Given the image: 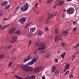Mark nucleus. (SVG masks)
Instances as JSON below:
<instances>
[{
	"label": "nucleus",
	"instance_id": "nucleus-1",
	"mask_svg": "<svg viewBox=\"0 0 79 79\" xmlns=\"http://www.w3.org/2000/svg\"><path fill=\"white\" fill-rule=\"evenodd\" d=\"M36 47H38V48L37 49V50H44L47 48V47L45 46V44L44 43H41L39 44V43H37L35 46Z\"/></svg>",
	"mask_w": 79,
	"mask_h": 79
},
{
	"label": "nucleus",
	"instance_id": "nucleus-2",
	"mask_svg": "<svg viewBox=\"0 0 79 79\" xmlns=\"http://www.w3.org/2000/svg\"><path fill=\"white\" fill-rule=\"evenodd\" d=\"M29 8V7L28 6V4H27V3H25V6H22L20 8V9L21 10V11L22 12H24V11H26Z\"/></svg>",
	"mask_w": 79,
	"mask_h": 79
},
{
	"label": "nucleus",
	"instance_id": "nucleus-3",
	"mask_svg": "<svg viewBox=\"0 0 79 79\" xmlns=\"http://www.w3.org/2000/svg\"><path fill=\"white\" fill-rule=\"evenodd\" d=\"M53 18V15L52 14H49L48 15V16L47 19L46 21V24H49L50 23V20Z\"/></svg>",
	"mask_w": 79,
	"mask_h": 79
},
{
	"label": "nucleus",
	"instance_id": "nucleus-4",
	"mask_svg": "<svg viewBox=\"0 0 79 79\" xmlns=\"http://www.w3.org/2000/svg\"><path fill=\"white\" fill-rule=\"evenodd\" d=\"M37 57H35L30 62H29L27 64H28L29 66L33 64L36 61V60H37Z\"/></svg>",
	"mask_w": 79,
	"mask_h": 79
},
{
	"label": "nucleus",
	"instance_id": "nucleus-5",
	"mask_svg": "<svg viewBox=\"0 0 79 79\" xmlns=\"http://www.w3.org/2000/svg\"><path fill=\"white\" fill-rule=\"evenodd\" d=\"M54 40L56 42H60V40H62V39L58 35H57L55 38Z\"/></svg>",
	"mask_w": 79,
	"mask_h": 79
},
{
	"label": "nucleus",
	"instance_id": "nucleus-6",
	"mask_svg": "<svg viewBox=\"0 0 79 79\" xmlns=\"http://www.w3.org/2000/svg\"><path fill=\"white\" fill-rule=\"evenodd\" d=\"M42 69V66H39L36 67L34 70L35 73H39L41 69Z\"/></svg>",
	"mask_w": 79,
	"mask_h": 79
},
{
	"label": "nucleus",
	"instance_id": "nucleus-7",
	"mask_svg": "<svg viewBox=\"0 0 79 79\" xmlns=\"http://www.w3.org/2000/svg\"><path fill=\"white\" fill-rule=\"evenodd\" d=\"M19 21L21 22V24H23L25 22H26V18H25V17H23L21 18L20 19Z\"/></svg>",
	"mask_w": 79,
	"mask_h": 79
},
{
	"label": "nucleus",
	"instance_id": "nucleus-8",
	"mask_svg": "<svg viewBox=\"0 0 79 79\" xmlns=\"http://www.w3.org/2000/svg\"><path fill=\"white\" fill-rule=\"evenodd\" d=\"M73 9H70L69 10H67V12L69 15H72V14H73Z\"/></svg>",
	"mask_w": 79,
	"mask_h": 79
},
{
	"label": "nucleus",
	"instance_id": "nucleus-9",
	"mask_svg": "<svg viewBox=\"0 0 79 79\" xmlns=\"http://www.w3.org/2000/svg\"><path fill=\"white\" fill-rule=\"evenodd\" d=\"M29 66L27 64L24 65L23 64H21V65L20 66V68L22 69V70H24V69L25 68L26 66Z\"/></svg>",
	"mask_w": 79,
	"mask_h": 79
},
{
	"label": "nucleus",
	"instance_id": "nucleus-10",
	"mask_svg": "<svg viewBox=\"0 0 79 79\" xmlns=\"http://www.w3.org/2000/svg\"><path fill=\"white\" fill-rule=\"evenodd\" d=\"M15 30H16V29L15 28H14L13 29H10L9 31V34H12L15 31Z\"/></svg>",
	"mask_w": 79,
	"mask_h": 79
},
{
	"label": "nucleus",
	"instance_id": "nucleus-11",
	"mask_svg": "<svg viewBox=\"0 0 79 79\" xmlns=\"http://www.w3.org/2000/svg\"><path fill=\"white\" fill-rule=\"evenodd\" d=\"M12 47V45H7L6 46L5 48H6V50H9L10 49L11 47Z\"/></svg>",
	"mask_w": 79,
	"mask_h": 79
},
{
	"label": "nucleus",
	"instance_id": "nucleus-12",
	"mask_svg": "<svg viewBox=\"0 0 79 79\" xmlns=\"http://www.w3.org/2000/svg\"><path fill=\"white\" fill-rule=\"evenodd\" d=\"M23 71H26L27 72H28V71H29L28 66H25V68L23 70Z\"/></svg>",
	"mask_w": 79,
	"mask_h": 79
},
{
	"label": "nucleus",
	"instance_id": "nucleus-13",
	"mask_svg": "<svg viewBox=\"0 0 79 79\" xmlns=\"http://www.w3.org/2000/svg\"><path fill=\"white\" fill-rule=\"evenodd\" d=\"M13 40H14L15 42H17L18 37L16 36H14L13 37Z\"/></svg>",
	"mask_w": 79,
	"mask_h": 79
},
{
	"label": "nucleus",
	"instance_id": "nucleus-14",
	"mask_svg": "<svg viewBox=\"0 0 79 79\" xmlns=\"http://www.w3.org/2000/svg\"><path fill=\"white\" fill-rule=\"evenodd\" d=\"M36 29V28L35 27L31 28L30 29V32H34L35 30Z\"/></svg>",
	"mask_w": 79,
	"mask_h": 79
},
{
	"label": "nucleus",
	"instance_id": "nucleus-15",
	"mask_svg": "<svg viewBox=\"0 0 79 79\" xmlns=\"http://www.w3.org/2000/svg\"><path fill=\"white\" fill-rule=\"evenodd\" d=\"M8 4V2L6 1H5V2H3L1 5H2V6H4L5 5H6Z\"/></svg>",
	"mask_w": 79,
	"mask_h": 79
},
{
	"label": "nucleus",
	"instance_id": "nucleus-16",
	"mask_svg": "<svg viewBox=\"0 0 79 79\" xmlns=\"http://www.w3.org/2000/svg\"><path fill=\"white\" fill-rule=\"evenodd\" d=\"M21 30H16L15 33L17 34H21Z\"/></svg>",
	"mask_w": 79,
	"mask_h": 79
},
{
	"label": "nucleus",
	"instance_id": "nucleus-17",
	"mask_svg": "<svg viewBox=\"0 0 79 79\" xmlns=\"http://www.w3.org/2000/svg\"><path fill=\"white\" fill-rule=\"evenodd\" d=\"M64 3V2H63V1H61L60 2L57 4V6H62V5H63Z\"/></svg>",
	"mask_w": 79,
	"mask_h": 79
},
{
	"label": "nucleus",
	"instance_id": "nucleus-18",
	"mask_svg": "<svg viewBox=\"0 0 79 79\" xmlns=\"http://www.w3.org/2000/svg\"><path fill=\"white\" fill-rule=\"evenodd\" d=\"M56 67L55 66H53L51 68V72H54L55 71V69H56Z\"/></svg>",
	"mask_w": 79,
	"mask_h": 79
},
{
	"label": "nucleus",
	"instance_id": "nucleus-19",
	"mask_svg": "<svg viewBox=\"0 0 79 79\" xmlns=\"http://www.w3.org/2000/svg\"><path fill=\"white\" fill-rule=\"evenodd\" d=\"M28 36L29 37H32V32H30L29 33H28L27 34Z\"/></svg>",
	"mask_w": 79,
	"mask_h": 79
},
{
	"label": "nucleus",
	"instance_id": "nucleus-20",
	"mask_svg": "<svg viewBox=\"0 0 79 79\" xmlns=\"http://www.w3.org/2000/svg\"><path fill=\"white\" fill-rule=\"evenodd\" d=\"M43 32L42 31L40 30L38 32V34L39 35H42Z\"/></svg>",
	"mask_w": 79,
	"mask_h": 79
},
{
	"label": "nucleus",
	"instance_id": "nucleus-21",
	"mask_svg": "<svg viewBox=\"0 0 79 79\" xmlns=\"http://www.w3.org/2000/svg\"><path fill=\"white\" fill-rule=\"evenodd\" d=\"M49 56H50V53H48L46 54V55L45 56V58L46 59H48V58H49Z\"/></svg>",
	"mask_w": 79,
	"mask_h": 79
},
{
	"label": "nucleus",
	"instance_id": "nucleus-22",
	"mask_svg": "<svg viewBox=\"0 0 79 79\" xmlns=\"http://www.w3.org/2000/svg\"><path fill=\"white\" fill-rule=\"evenodd\" d=\"M65 55H66V52H64L63 54H61V55L60 56L62 58H64V56H65Z\"/></svg>",
	"mask_w": 79,
	"mask_h": 79
},
{
	"label": "nucleus",
	"instance_id": "nucleus-23",
	"mask_svg": "<svg viewBox=\"0 0 79 79\" xmlns=\"http://www.w3.org/2000/svg\"><path fill=\"white\" fill-rule=\"evenodd\" d=\"M15 77L17 79H23V78H21L18 75H15Z\"/></svg>",
	"mask_w": 79,
	"mask_h": 79
},
{
	"label": "nucleus",
	"instance_id": "nucleus-24",
	"mask_svg": "<svg viewBox=\"0 0 79 79\" xmlns=\"http://www.w3.org/2000/svg\"><path fill=\"white\" fill-rule=\"evenodd\" d=\"M69 66H70V64H68L66 65L65 66V67H66L65 69H69Z\"/></svg>",
	"mask_w": 79,
	"mask_h": 79
},
{
	"label": "nucleus",
	"instance_id": "nucleus-25",
	"mask_svg": "<svg viewBox=\"0 0 79 79\" xmlns=\"http://www.w3.org/2000/svg\"><path fill=\"white\" fill-rule=\"evenodd\" d=\"M35 75H33L29 77V78H28V79H35Z\"/></svg>",
	"mask_w": 79,
	"mask_h": 79
},
{
	"label": "nucleus",
	"instance_id": "nucleus-26",
	"mask_svg": "<svg viewBox=\"0 0 79 79\" xmlns=\"http://www.w3.org/2000/svg\"><path fill=\"white\" fill-rule=\"evenodd\" d=\"M54 32L56 33V34H58V29H55Z\"/></svg>",
	"mask_w": 79,
	"mask_h": 79
},
{
	"label": "nucleus",
	"instance_id": "nucleus-27",
	"mask_svg": "<svg viewBox=\"0 0 79 79\" xmlns=\"http://www.w3.org/2000/svg\"><path fill=\"white\" fill-rule=\"evenodd\" d=\"M10 26V24H8L7 25H5L4 27L2 28V29H5V28H6L7 27H8Z\"/></svg>",
	"mask_w": 79,
	"mask_h": 79
},
{
	"label": "nucleus",
	"instance_id": "nucleus-28",
	"mask_svg": "<svg viewBox=\"0 0 79 79\" xmlns=\"http://www.w3.org/2000/svg\"><path fill=\"white\" fill-rule=\"evenodd\" d=\"M52 2V0H48L47 2V4H50V3H51V2Z\"/></svg>",
	"mask_w": 79,
	"mask_h": 79
},
{
	"label": "nucleus",
	"instance_id": "nucleus-29",
	"mask_svg": "<svg viewBox=\"0 0 79 79\" xmlns=\"http://www.w3.org/2000/svg\"><path fill=\"white\" fill-rule=\"evenodd\" d=\"M27 58L28 60H29L30 59H32V56L31 55H28L27 56Z\"/></svg>",
	"mask_w": 79,
	"mask_h": 79
},
{
	"label": "nucleus",
	"instance_id": "nucleus-30",
	"mask_svg": "<svg viewBox=\"0 0 79 79\" xmlns=\"http://www.w3.org/2000/svg\"><path fill=\"white\" fill-rule=\"evenodd\" d=\"M69 73V70H67L66 73H64V76H66V75H67V74H68V73Z\"/></svg>",
	"mask_w": 79,
	"mask_h": 79
},
{
	"label": "nucleus",
	"instance_id": "nucleus-31",
	"mask_svg": "<svg viewBox=\"0 0 79 79\" xmlns=\"http://www.w3.org/2000/svg\"><path fill=\"white\" fill-rule=\"evenodd\" d=\"M10 7V5H8L5 7V9H8Z\"/></svg>",
	"mask_w": 79,
	"mask_h": 79
},
{
	"label": "nucleus",
	"instance_id": "nucleus-32",
	"mask_svg": "<svg viewBox=\"0 0 79 79\" xmlns=\"http://www.w3.org/2000/svg\"><path fill=\"white\" fill-rule=\"evenodd\" d=\"M32 67H29L28 66V69H29V71H32L33 69H32Z\"/></svg>",
	"mask_w": 79,
	"mask_h": 79
},
{
	"label": "nucleus",
	"instance_id": "nucleus-33",
	"mask_svg": "<svg viewBox=\"0 0 79 79\" xmlns=\"http://www.w3.org/2000/svg\"><path fill=\"white\" fill-rule=\"evenodd\" d=\"M32 42V41H31V40H30L29 41L28 44V47H29V46H30V45H31V43Z\"/></svg>",
	"mask_w": 79,
	"mask_h": 79
},
{
	"label": "nucleus",
	"instance_id": "nucleus-34",
	"mask_svg": "<svg viewBox=\"0 0 79 79\" xmlns=\"http://www.w3.org/2000/svg\"><path fill=\"white\" fill-rule=\"evenodd\" d=\"M4 56H5L3 55H0V59H2V58H3Z\"/></svg>",
	"mask_w": 79,
	"mask_h": 79
},
{
	"label": "nucleus",
	"instance_id": "nucleus-35",
	"mask_svg": "<svg viewBox=\"0 0 79 79\" xmlns=\"http://www.w3.org/2000/svg\"><path fill=\"white\" fill-rule=\"evenodd\" d=\"M13 63V62H10V63L8 65V67H10L11 66V64H12Z\"/></svg>",
	"mask_w": 79,
	"mask_h": 79
},
{
	"label": "nucleus",
	"instance_id": "nucleus-36",
	"mask_svg": "<svg viewBox=\"0 0 79 79\" xmlns=\"http://www.w3.org/2000/svg\"><path fill=\"white\" fill-rule=\"evenodd\" d=\"M15 41H14L13 40H12L10 41V43L11 44H14V43H15Z\"/></svg>",
	"mask_w": 79,
	"mask_h": 79
},
{
	"label": "nucleus",
	"instance_id": "nucleus-37",
	"mask_svg": "<svg viewBox=\"0 0 79 79\" xmlns=\"http://www.w3.org/2000/svg\"><path fill=\"white\" fill-rule=\"evenodd\" d=\"M39 5V3H37L36 4H35V8H37V6Z\"/></svg>",
	"mask_w": 79,
	"mask_h": 79
},
{
	"label": "nucleus",
	"instance_id": "nucleus-38",
	"mask_svg": "<svg viewBox=\"0 0 79 79\" xmlns=\"http://www.w3.org/2000/svg\"><path fill=\"white\" fill-rule=\"evenodd\" d=\"M79 46V43L77 44L75 46V48H77Z\"/></svg>",
	"mask_w": 79,
	"mask_h": 79
},
{
	"label": "nucleus",
	"instance_id": "nucleus-39",
	"mask_svg": "<svg viewBox=\"0 0 79 79\" xmlns=\"http://www.w3.org/2000/svg\"><path fill=\"white\" fill-rule=\"evenodd\" d=\"M76 29H77V28H76V27L74 28L73 29V32H74V31H76Z\"/></svg>",
	"mask_w": 79,
	"mask_h": 79
},
{
	"label": "nucleus",
	"instance_id": "nucleus-40",
	"mask_svg": "<svg viewBox=\"0 0 79 79\" xmlns=\"http://www.w3.org/2000/svg\"><path fill=\"white\" fill-rule=\"evenodd\" d=\"M28 60H27V59H24L23 60V62H25L26 61H27Z\"/></svg>",
	"mask_w": 79,
	"mask_h": 79
},
{
	"label": "nucleus",
	"instance_id": "nucleus-41",
	"mask_svg": "<svg viewBox=\"0 0 79 79\" xmlns=\"http://www.w3.org/2000/svg\"><path fill=\"white\" fill-rule=\"evenodd\" d=\"M64 34H66V33H67L68 34H69V32H68V31L66 30L64 31Z\"/></svg>",
	"mask_w": 79,
	"mask_h": 79
},
{
	"label": "nucleus",
	"instance_id": "nucleus-42",
	"mask_svg": "<svg viewBox=\"0 0 79 79\" xmlns=\"http://www.w3.org/2000/svg\"><path fill=\"white\" fill-rule=\"evenodd\" d=\"M29 26V25L28 24L25 27V29H26V28H27V27H28Z\"/></svg>",
	"mask_w": 79,
	"mask_h": 79
},
{
	"label": "nucleus",
	"instance_id": "nucleus-43",
	"mask_svg": "<svg viewBox=\"0 0 79 79\" xmlns=\"http://www.w3.org/2000/svg\"><path fill=\"white\" fill-rule=\"evenodd\" d=\"M56 6H58V4H56L54 6H53V7L54 8H56Z\"/></svg>",
	"mask_w": 79,
	"mask_h": 79
},
{
	"label": "nucleus",
	"instance_id": "nucleus-44",
	"mask_svg": "<svg viewBox=\"0 0 79 79\" xmlns=\"http://www.w3.org/2000/svg\"><path fill=\"white\" fill-rule=\"evenodd\" d=\"M58 59H55V62H56V63H58Z\"/></svg>",
	"mask_w": 79,
	"mask_h": 79
},
{
	"label": "nucleus",
	"instance_id": "nucleus-45",
	"mask_svg": "<svg viewBox=\"0 0 79 79\" xmlns=\"http://www.w3.org/2000/svg\"><path fill=\"white\" fill-rule=\"evenodd\" d=\"M45 31H48V28L45 27Z\"/></svg>",
	"mask_w": 79,
	"mask_h": 79
},
{
	"label": "nucleus",
	"instance_id": "nucleus-46",
	"mask_svg": "<svg viewBox=\"0 0 79 79\" xmlns=\"http://www.w3.org/2000/svg\"><path fill=\"white\" fill-rule=\"evenodd\" d=\"M42 79H45V76H43L42 77Z\"/></svg>",
	"mask_w": 79,
	"mask_h": 79
},
{
	"label": "nucleus",
	"instance_id": "nucleus-47",
	"mask_svg": "<svg viewBox=\"0 0 79 79\" xmlns=\"http://www.w3.org/2000/svg\"><path fill=\"white\" fill-rule=\"evenodd\" d=\"M3 21H5V20H8V19L4 18L3 19Z\"/></svg>",
	"mask_w": 79,
	"mask_h": 79
},
{
	"label": "nucleus",
	"instance_id": "nucleus-48",
	"mask_svg": "<svg viewBox=\"0 0 79 79\" xmlns=\"http://www.w3.org/2000/svg\"><path fill=\"white\" fill-rule=\"evenodd\" d=\"M62 45L63 47H64V46H65V44H64V43H62Z\"/></svg>",
	"mask_w": 79,
	"mask_h": 79
},
{
	"label": "nucleus",
	"instance_id": "nucleus-49",
	"mask_svg": "<svg viewBox=\"0 0 79 79\" xmlns=\"http://www.w3.org/2000/svg\"><path fill=\"white\" fill-rule=\"evenodd\" d=\"M66 70H68L66 69H64V71H63V73H65V72H66Z\"/></svg>",
	"mask_w": 79,
	"mask_h": 79
},
{
	"label": "nucleus",
	"instance_id": "nucleus-50",
	"mask_svg": "<svg viewBox=\"0 0 79 79\" xmlns=\"http://www.w3.org/2000/svg\"><path fill=\"white\" fill-rule=\"evenodd\" d=\"M2 27H3V25H0V29H2Z\"/></svg>",
	"mask_w": 79,
	"mask_h": 79
},
{
	"label": "nucleus",
	"instance_id": "nucleus-51",
	"mask_svg": "<svg viewBox=\"0 0 79 79\" xmlns=\"http://www.w3.org/2000/svg\"><path fill=\"white\" fill-rule=\"evenodd\" d=\"M19 6H18L16 9L18 11V9H19Z\"/></svg>",
	"mask_w": 79,
	"mask_h": 79
},
{
	"label": "nucleus",
	"instance_id": "nucleus-52",
	"mask_svg": "<svg viewBox=\"0 0 79 79\" xmlns=\"http://www.w3.org/2000/svg\"><path fill=\"white\" fill-rule=\"evenodd\" d=\"M73 76V75L72 74L71 75H69V77L70 78H71V77Z\"/></svg>",
	"mask_w": 79,
	"mask_h": 79
},
{
	"label": "nucleus",
	"instance_id": "nucleus-53",
	"mask_svg": "<svg viewBox=\"0 0 79 79\" xmlns=\"http://www.w3.org/2000/svg\"><path fill=\"white\" fill-rule=\"evenodd\" d=\"M16 57H15L12 59V60H13V61H14V60H16Z\"/></svg>",
	"mask_w": 79,
	"mask_h": 79
},
{
	"label": "nucleus",
	"instance_id": "nucleus-54",
	"mask_svg": "<svg viewBox=\"0 0 79 79\" xmlns=\"http://www.w3.org/2000/svg\"><path fill=\"white\" fill-rule=\"evenodd\" d=\"M57 12H55V14L54 15V16H56V15H57Z\"/></svg>",
	"mask_w": 79,
	"mask_h": 79
},
{
	"label": "nucleus",
	"instance_id": "nucleus-55",
	"mask_svg": "<svg viewBox=\"0 0 79 79\" xmlns=\"http://www.w3.org/2000/svg\"><path fill=\"white\" fill-rule=\"evenodd\" d=\"M73 23L74 25H75V24H76V22H73Z\"/></svg>",
	"mask_w": 79,
	"mask_h": 79
},
{
	"label": "nucleus",
	"instance_id": "nucleus-56",
	"mask_svg": "<svg viewBox=\"0 0 79 79\" xmlns=\"http://www.w3.org/2000/svg\"><path fill=\"white\" fill-rule=\"evenodd\" d=\"M18 10L16 9H15V10H14V13H16V12Z\"/></svg>",
	"mask_w": 79,
	"mask_h": 79
},
{
	"label": "nucleus",
	"instance_id": "nucleus-57",
	"mask_svg": "<svg viewBox=\"0 0 79 79\" xmlns=\"http://www.w3.org/2000/svg\"><path fill=\"white\" fill-rule=\"evenodd\" d=\"M37 49H36V51H35V52H34L33 53H34V54H36V53H37Z\"/></svg>",
	"mask_w": 79,
	"mask_h": 79
},
{
	"label": "nucleus",
	"instance_id": "nucleus-58",
	"mask_svg": "<svg viewBox=\"0 0 79 79\" xmlns=\"http://www.w3.org/2000/svg\"><path fill=\"white\" fill-rule=\"evenodd\" d=\"M12 73H13V74H15V71H12L11 72Z\"/></svg>",
	"mask_w": 79,
	"mask_h": 79
},
{
	"label": "nucleus",
	"instance_id": "nucleus-59",
	"mask_svg": "<svg viewBox=\"0 0 79 79\" xmlns=\"http://www.w3.org/2000/svg\"><path fill=\"white\" fill-rule=\"evenodd\" d=\"M2 15H3V14H2V13H1L0 12V16H2Z\"/></svg>",
	"mask_w": 79,
	"mask_h": 79
},
{
	"label": "nucleus",
	"instance_id": "nucleus-60",
	"mask_svg": "<svg viewBox=\"0 0 79 79\" xmlns=\"http://www.w3.org/2000/svg\"><path fill=\"white\" fill-rule=\"evenodd\" d=\"M0 12H1V13H2V14H3V13H2L3 12V11H2V10H1Z\"/></svg>",
	"mask_w": 79,
	"mask_h": 79
},
{
	"label": "nucleus",
	"instance_id": "nucleus-61",
	"mask_svg": "<svg viewBox=\"0 0 79 79\" xmlns=\"http://www.w3.org/2000/svg\"><path fill=\"white\" fill-rule=\"evenodd\" d=\"M72 0H67V2H70V1H71Z\"/></svg>",
	"mask_w": 79,
	"mask_h": 79
},
{
	"label": "nucleus",
	"instance_id": "nucleus-62",
	"mask_svg": "<svg viewBox=\"0 0 79 79\" xmlns=\"http://www.w3.org/2000/svg\"><path fill=\"white\" fill-rule=\"evenodd\" d=\"M73 58L74 59H75V58H76V57H75V56H73Z\"/></svg>",
	"mask_w": 79,
	"mask_h": 79
},
{
	"label": "nucleus",
	"instance_id": "nucleus-63",
	"mask_svg": "<svg viewBox=\"0 0 79 79\" xmlns=\"http://www.w3.org/2000/svg\"><path fill=\"white\" fill-rule=\"evenodd\" d=\"M31 23H32V22H30L29 23H28V24L29 25H30V24H31Z\"/></svg>",
	"mask_w": 79,
	"mask_h": 79
},
{
	"label": "nucleus",
	"instance_id": "nucleus-64",
	"mask_svg": "<svg viewBox=\"0 0 79 79\" xmlns=\"http://www.w3.org/2000/svg\"><path fill=\"white\" fill-rule=\"evenodd\" d=\"M63 11L66 12V10L65 9H64L63 10Z\"/></svg>",
	"mask_w": 79,
	"mask_h": 79
}]
</instances>
